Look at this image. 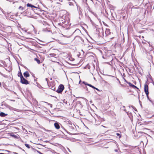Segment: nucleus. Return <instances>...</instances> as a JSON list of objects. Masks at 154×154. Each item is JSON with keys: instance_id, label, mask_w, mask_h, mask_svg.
Returning a JSON list of instances; mask_svg holds the SVG:
<instances>
[{"instance_id": "nucleus-7", "label": "nucleus", "mask_w": 154, "mask_h": 154, "mask_svg": "<svg viewBox=\"0 0 154 154\" xmlns=\"http://www.w3.org/2000/svg\"><path fill=\"white\" fill-rule=\"evenodd\" d=\"M127 82L129 85L130 86L132 87L133 88H137V87L136 86L134 85H133L131 83H130V82Z\"/></svg>"}, {"instance_id": "nucleus-5", "label": "nucleus", "mask_w": 154, "mask_h": 154, "mask_svg": "<svg viewBox=\"0 0 154 154\" xmlns=\"http://www.w3.org/2000/svg\"><path fill=\"white\" fill-rule=\"evenodd\" d=\"M23 75L26 78L29 77V74L27 71L23 73Z\"/></svg>"}, {"instance_id": "nucleus-4", "label": "nucleus", "mask_w": 154, "mask_h": 154, "mask_svg": "<svg viewBox=\"0 0 154 154\" xmlns=\"http://www.w3.org/2000/svg\"><path fill=\"white\" fill-rule=\"evenodd\" d=\"M54 126L55 128L57 129H58L60 128V126L59 124L57 122H55L54 124Z\"/></svg>"}, {"instance_id": "nucleus-11", "label": "nucleus", "mask_w": 154, "mask_h": 154, "mask_svg": "<svg viewBox=\"0 0 154 154\" xmlns=\"http://www.w3.org/2000/svg\"><path fill=\"white\" fill-rule=\"evenodd\" d=\"M25 146L26 147H27L28 148H29L30 147V146H29V144H25Z\"/></svg>"}, {"instance_id": "nucleus-14", "label": "nucleus", "mask_w": 154, "mask_h": 154, "mask_svg": "<svg viewBox=\"0 0 154 154\" xmlns=\"http://www.w3.org/2000/svg\"><path fill=\"white\" fill-rule=\"evenodd\" d=\"M48 104L51 107H52V105L51 104H50V103H48Z\"/></svg>"}, {"instance_id": "nucleus-9", "label": "nucleus", "mask_w": 154, "mask_h": 154, "mask_svg": "<svg viewBox=\"0 0 154 154\" xmlns=\"http://www.w3.org/2000/svg\"><path fill=\"white\" fill-rule=\"evenodd\" d=\"M7 114L3 112H1L0 114V116L2 117H5Z\"/></svg>"}, {"instance_id": "nucleus-17", "label": "nucleus", "mask_w": 154, "mask_h": 154, "mask_svg": "<svg viewBox=\"0 0 154 154\" xmlns=\"http://www.w3.org/2000/svg\"><path fill=\"white\" fill-rule=\"evenodd\" d=\"M92 88H94V89H95V87L94 86H92Z\"/></svg>"}, {"instance_id": "nucleus-22", "label": "nucleus", "mask_w": 154, "mask_h": 154, "mask_svg": "<svg viewBox=\"0 0 154 154\" xmlns=\"http://www.w3.org/2000/svg\"><path fill=\"white\" fill-rule=\"evenodd\" d=\"M39 153H40V154H43V153H41V152H39Z\"/></svg>"}, {"instance_id": "nucleus-26", "label": "nucleus", "mask_w": 154, "mask_h": 154, "mask_svg": "<svg viewBox=\"0 0 154 154\" xmlns=\"http://www.w3.org/2000/svg\"><path fill=\"white\" fill-rule=\"evenodd\" d=\"M123 108H124V107H125V106H123Z\"/></svg>"}, {"instance_id": "nucleus-6", "label": "nucleus", "mask_w": 154, "mask_h": 154, "mask_svg": "<svg viewBox=\"0 0 154 154\" xmlns=\"http://www.w3.org/2000/svg\"><path fill=\"white\" fill-rule=\"evenodd\" d=\"M57 56V54L54 53H51L48 55V56L49 57H56L55 56Z\"/></svg>"}, {"instance_id": "nucleus-24", "label": "nucleus", "mask_w": 154, "mask_h": 154, "mask_svg": "<svg viewBox=\"0 0 154 154\" xmlns=\"http://www.w3.org/2000/svg\"><path fill=\"white\" fill-rule=\"evenodd\" d=\"M47 78H46L45 79V80L47 81Z\"/></svg>"}, {"instance_id": "nucleus-19", "label": "nucleus", "mask_w": 154, "mask_h": 154, "mask_svg": "<svg viewBox=\"0 0 154 154\" xmlns=\"http://www.w3.org/2000/svg\"><path fill=\"white\" fill-rule=\"evenodd\" d=\"M95 89H96L97 90L99 91V89L98 88H96Z\"/></svg>"}, {"instance_id": "nucleus-18", "label": "nucleus", "mask_w": 154, "mask_h": 154, "mask_svg": "<svg viewBox=\"0 0 154 154\" xmlns=\"http://www.w3.org/2000/svg\"><path fill=\"white\" fill-rule=\"evenodd\" d=\"M116 135H117V136H120V134H119V133H117V134H116Z\"/></svg>"}, {"instance_id": "nucleus-10", "label": "nucleus", "mask_w": 154, "mask_h": 154, "mask_svg": "<svg viewBox=\"0 0 154 154\" xmlns=\"http://www.w3.org/2000/svg\"><path fill=\"white\" fill-rule=\"evenodd\" d=\"M35 60L37 61L38 63L39 64L40 63V60H38L37 58H35Z\"/></svg>"}, {"instance_id": "nucleus-8", "label": "nucleus", "mask_w": 154, "mask_h": 154, "mask_svg": "<svg viewBox=\"0 0 154 154\" xmlns=\"http://www.w3.org/2000/svg\"><path fill=\"white\" fill-rule=\"evenodd\" d=\"M27 7H31V8H36L33 5H32L30 4H29V3H28L27 4Z\"/></svg>"}, {"instance_id": "nucleus-13", "label": "nucleus", "mask_w": 154, "mask_h": 154, "mask_svg": "<svg viewBox=\"0 0 154 154\" xmlns=\"http://www.w3.org/2000/svg\"><path fill=\"white\" fill-rule=\"evenodd\" d=\"M109 29H106V33L107 32H109Z\"/></svg>"}, {"instance_id": "nucleus-23", "label": "nucleus", "mask_w": 154, "mask_h": 154, "mask_svg": "<svg viewBox=\"0 0 154 154\" xmlns=\"http://www.w3.org/2000/svg\"><path fill=\"white\" fill-rule=\"evenodd\" d=\"M0 154H5L3 153H0Z\"/></svg>"}, {"instance_id": "nucleus-12", "label": "nucleus", "mask_w": 154, "mask_h": 154, "mask_svg": "<svg viewBox=\"0 0 154 154\" xmlns=\"http://www.w3.org/2000/svg\"><path fill=\"white\" fill-rule=\"evenodd\" d=\"M19 9H21L22 10H23V8L22 6H20L19 7Z\"/></svg>"}, {"instance_id": "nucleus-3", "label": "nucleus", "mask_w": 154, "mask_h": 154, "mask_svg": "<svg viewBox=\"0 0 154 154\" xmlns=\"http://www.w3.org/2000/svg\"><path fill=\"white\" fill-rule=\"evenodd\" d=\"M20 81L23 84L27 85L29 84V83L28 81L25 79L21 75L20 76Z\"/></svg>"}, {"instance_id": "nucleus-21", "label": "nucleus", "mask_w": 154, "mask_h": 154, "mask_svg": "<svg viewBox=\"0 0 154 154\" xmlns=\"http://www.w3.org/2000/svg\"><path fill=\"white\" fill-rule=\"evenodd\" d=\"M2 85L1 83L0 82V87Z\"/></svg>"}, {"instance_id": "nucleus-1", "label": "nucleus", "mask_w": 154, "mask_h": 154, "mask_svg": "<svg viewBox=\"0 0 154 154\" xmlns=\"http://www.w3.org/2000/svg\"><path fill=\"white\" fill-rule=\"evenodd\" d=\"M144 91L146 94V95L147 97L148 98V99L151 102V100H150L149 99V98L148 96V94H149V92H148V86L147 85L145 84L144 85Z\"/></svg>"}, {"instance_id": "nucleus-20", "label": "nucleus", "mask_w": 154, "mask_h": 154, "mask_svg": "<svg viewBox=\"0 0 154 154\" xmlns=\"http://www.w3.org/2000/svg\"><path fill=\"white\" fill-rule=\"evenodd\" d=\"M85 84L86 85H88V84L87 83H85Z\"/></svg>"}, {"instance_id": "nucleus-2", "label": "nucleus", "mask_w": 154, "mask_h": 154, "mask_svg": "<svg viewBox=\"0 0 154 154\" xmlns=\"http://www.w3.org/2000/svg\"><path fill=\"white\" fill-rule=\"evenodd\" d=\"M64 86L63 85H60L59 86L58 89L56 91L59 93H61L64 89Z\"/></svg>"}, {"instance_id": "nucleus-16", "label": "nucleus", "mask_w": 154, "mask_h": 154, "mask_svg": "<svg viewBox=\"0 0 154 154\" xmlns=\"http://www.w3.org/2000/svg\"><path fill=\"white\" fill-rule=\"evenodd\" d=\"M151 102H152L153 104V106H154V100H153V101H151Z\"/></svg>"}, {"instance_id": "nucleus-25", "label": "nucleus", "mask_w": 154, "mask_h": 154, "mask_svg": "<svg viewBox=\"0 0 154 154\" xmlns=\"http://www.w3.org/2000/svg\"><path fill=\"white\" fill-rule=\"evenodd\" d=\"M124 110L125 111H126V110L125 109H124Z\"/></svg>"}, {"instance_id": "nucleus-15", "label": "nucleus", "mask_w": 154, "mask_h": 154, "mask_svg": "<svg viewBox=\"0 0 154 154\" xmlns=\"http://www.w3.org/2000/svg\"><path fill=\"white\" fill-rule=\"evenodd\" d=\"M88 86H89L90 87H92V85H91L90 84H88Z\"/></svg>"}]
</instances>
